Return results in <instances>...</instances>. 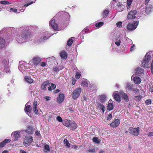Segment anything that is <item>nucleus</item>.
Masks as SVG:
<instances>
[{
	"mask_svg": "<svg viewBox=\"0 0 153 153\" xmlns=\"http://www.w3.org/2000/svg\"><path fill=\"white\" fill-rule=\"evenodd\" d=\"M113 95L114 98L115 100L118 102H120L121 101L120 97L118 91H115Z\"/></svg>",
	"mask_w": 153,
	"mask_h": 153,
	"instance_id": "20",
	"label": "nucleus"
},
{
	"mask_svg": "<svg viewBox=\"0 0 153 153\" xmlns=\"http://www.w3.org/2000/svg\"><path fill=\"white\" fill-rule=\"evenodd\" d=\"M97 105L98 108L102 110V112L104 113L105 111V106L101 103L98 102H97Z\"/></svg>",
	"mask_w": 153,
	"mask_h": 153,
	"instance_id": "31",
	"label": "nucleus"
},
{
	"mask_svg": "<svg viewBox=\"0 0 153 153\" xmlns=\"http://www.w3.org/2000/svg\"><path fill=\"white\" fill-rule=\"evenodd\" d=\"M60 56L62 59H66L67 58V53L65 51H63L60 53Z\"/></svg>",
	"mask_w": 153,
	"mask_h": 153,
	"instance_id": "33",
	"label": "nucleus"
},
{
	"mask_svg": "<svg viewBox=\"0 0 153 153\" xmlns=\"http://www.w3.org/2000/svg\"><path fill=\"white\" fill-rule=\"evenodd\" d=\"M25 133L24 130L21 131H16L13 132L12 135L14 137V140L17 141L18 140L19 138L21 137V134H24Z\"/></svg>",
	"mask_w": 153,
	"mask_h": 153,
	"instance_id": "8",
	"label": "nucleus"
},
{
	"mask_svg": "<svg viewBox=\"0 0 153 153\" xmlns=\"http://www.w3.org/2000/svg\"><path fill=\"white\" fill-rule=\"evenodd\" d=\"M2 31L0 32V36L2 34ZM5 40L1 37H0V49L4 48L5 45Z\"/></svg>",
	"mask_w": 153,
	"mask_h": 153,
	"instance_id": "23",
	"label": "nucleus"
},
{
	"mask_svg": "<svg viewBox=\"0 0 153 153\" xmlns=\"http://www.w3.org/2000/svg\"><path fill=\"white\" fill-rule=\"evenodd\" d=\"M131 91H134L136 93H138L139 92V90L137 88H132Z\"/></svg>",
	"mask_w": 153,
	"mask_h": 153,
	"instance_id": "52",
	"label": "nucleus"
},
{
	"mask_svg": "<svg viewBox=\"0 0 153 153\" xmlns=\"http://www.w3.org/2000/svg\"><path fill=\"white\" fill-rule=\"evenodd\" d=\"M37 102L36 101H34L33 105V110L34 112L36 114H39L38 111L37 107Z\"/></svg>",
	"mask_w": 153,
	"mask_h": 153,
	"instance_id": "25",
	"label": "nucleus"
},
{
	"mask_svg": "<svg viewBox=\"0 0 153 153\" xmlns=\"http://www.w3.org/2000/svg\"><path fill=\"white\" fill-rule=\"evenodd\" d=\"M25 131V132L28 135H32L34 132V130L33 128L29 126L27 128V129Z\"/></svg>",
	"mask_w": 153,
	"mask_h": 153,
	"instance_id": "21",
	"label": "nucleus"
},
{
	"mask_svg": "<svg viewBox=\"0 0 153 153\" xmlns=\"http://www.w3.org/2000/svg\"><path fill=\"white\" fill-rule=\"evenodd\" d=\"M151 73L153 74V59L152 60L151 63Z\"/></svg>",
	"mask_w": 153,
	"mask_h": 153,
	"instance_id": "58",
	"label": "nucleus"
},
{
	"mask_svg": "<svg viewBox=\"0 0 153 153\" xmlns=\"http://www.w3.org/2000/svg\"><path fill=\"white\" fill-rule=\"evenodd\" d=\"M137 11L135 10H131L127 15V19H135L137 15Z\"/></svg>",
	"mask_w": 153,
	"mask_h": 153,
	"instance_id": "7",
	"label": "nucleus"
},
{
	"mask_svg": "<svg viewBox=\"0 0 153 153\" xmlns=\"http://www.w3.org/2000/svg\"><path fill=\"white\" fill-rule=\"evenodd\" d=\"M153 9V6L151 5H147L145 8V11L146 13L148 14Z\"/></svg>",
	"mask_w": 153,
	"mask_h": 153,
	"instance_id": "27",
	"label": "nucleus"
},
{
	"mask_svg": "<svg viewBox=\"0 0 153 153\" xmlns=\"http://www.w3.org/2000/svg\"><path fill=\"white\" fill-rule=\"evenodd\" d=\"M64 95L63 94H60L59 95V96L57 98V102L59 103H61L64 101Z\"/></svg>",
	"mask_w": 153,
	"mask_h": 153,
	"instance_id": "26",
	"label": "nucleus"
},
{
	"mask_svg": "<svg viewBox=\"0 0 153 153\" xmlns=\"http://www.w3.org/2000/svg\"><path fill=\"white\" fill-rule=\"evenodd\" d=\"M74 40L73 39H70L68 41L67 44L69 46H71Z\"/></svg>",
	"mask_w": 153,
	"mask_h": 153,
	"instance_id": "43",
	"label": "nucleus"
},
{
	"mask_svg": "<svg viewBox=\"0 0 153 153\" xmlns=\"http://www.w3.org/2000/svg\"><path fill=\"white\" fill-rule=\"evenodd\" d=\"M53 70L54 71L56 72H57L59 71L58 67L56 66L54 67L53 68Z\"/></svg>",
	"mask_w": 153,
	"mask_h": 153,
	"instance_id": "55",
	"label": "nucleus"
},
{
	"mask_svg": "<svg viewBox=\"0 0 153 153\" xmlns=\"http://www.w3.org/2000/svg\"><path fill=\"white\" fill-rule=\"evenodd\" d=\"M122 22H118L116 24L117 27L119 28L121 27H122Z\"/></svg>",
	"mask_w": 153,
	"mask_h": 153,
	"instance_id": "45",
	"label": "nucleus"
},
{
	"mask_svg": "<svg viewBox=\"0 0 153 153\" xmlns=\"http://www.w3.org/2000/svg\"><path fill=\"white\" fill-rule=\"evenodd\" d=\"M120 94L122 98L126 102H128L129 100L128 97L126 93H124L123 92H120Z\"/></svg>",
	"mask_w": 153,
	"mask_h": 153,
	"instance_id": "30",
	"label": "nucleus"
},
{
	"mask_svg": "<svg viewBox=\"0 0 153 153\" xmlns=\"http://www.w3.org/2000/svg\"><path fill=\"white\" fill-rule=\"evenodd\" d=\"M112 117V114H110L107 117V120H110L111 119Z\"/></svg>",
	"mask_w": 153,
	"mask_h": 153,
	"instance_id": "59",
	"label": "nucleus"
},
{
	"mask_svg": "<svg viewBox=\"0 0 153 153\" xmlns=\"http://www.w3.org/2000/svg\"><path fill=\"white\" fill-rule=\"evenodd\" d=\"M11 141V140L10 139H5L4 141V142L5 143V144L6 143H9Z\"/></svg>",
	"mask_w": 153,
	"mask_h": 153,
	"instance_id": "56",
	"label": "nucleus"
},
{
	"mask_svg": "<svg viewBox=\"0 0 153 153\" xmlns=\"http://www.w3.org/2000/svg\"><path fill=\"white\" fill-rule=\"evenodd\" d=\"M50 33L48 32H45L43 34V38L41 37L39 40V42L41 43L44 41V40L47 39L51 36V35L50 36Z\"/></svg>",
	"mask_w": 153,
	"mask_h": 153,
	"instance_id": "17",
	"label": "nucleus"
},
{
	"mask_svg": "<svg viewBox=\"0 0 153 153\" xmlns=\"http://www.w3.org/2000/svg\"><path fill=\"white\" fill-rule=\"evenodd\" d=\"M133 0H127V5L126 7L127 10L129 11L131 8V4L132 3Z\"/></svg>",
	"mask_w": 153,
	"mask_h": 153,
	"instance_id": "29",
	"label": "nucleus"
},
{
	"mask_svg": "<svg viewBox=\"0 0 153 153\" xmlns=\"http://www.w3.org/2000/svg\"><path fill=\"white\" fill-rule=\"evenodd\" d=\"M9 61L7 59H4L2 62V65L3 66L1 67V69L6 73H8L10 71L8 65Z\"/></svg>",
	"mask_w": 153,
	"mask_h": 153,
	"instance_id": "4",
	"label": "nucleus"
},
{
	"mask_svg": "<svg viewBox=\"0 0 153 153\" xmlns=\"http://www.w3.org/2000/svg\"><path fill=\"white\" fill-rule=\"evenodd\" d=\"M50 25L54 30H59L58 25L57 24L55 23V20L54 19V18L50 21Z\"/></svg>",
	"mask_w": 153,
	"mask_h": 153,
	"instance_id": "16",
	"label": "nucleus"
},
{
	"mask_svg": "<svg viewBox=\"0 0 153 153\" xmlns=\"http://www.w3.org/2000/svg\"><path fill=\"white\" fill-rule=\"evenodd\" d=\"M109 12L108 10H105L103 11L102 12V16L103 18L106 17L108 14Z\"/></svg>",
	"mask_w": 153,
	"mask_h": 153,
	"instance_id": "39",
	"label": "nucleus"
},
{
	"mask_svg": "<svg viewBox=\"0 0 153 153\" xmlns=\"http://www.w3.org/2000/svg\"><path fill=\"white\" fill-rule=\"evenodd\" d=\"M45 98L46 100V101H48L50 100L51 99V97L48 96H46L44 97Z\"/></svg>",
	"mask_w": 153,
	"mask_h": 153,
	"instance_id": "60",
	"label": "nucleus"
},
{
	"mask_svg": "<svg viewBox=\"0 0 153 153\" xmlns=\"http://www.w3.org/2000/svg\"><path fill=\"white\" fill-rule=\"evenodd\" d=\"M56 87V85L53 84H51V86L49 85L48 88L49 91H51L52 90L54 89Z\"/></svg>",
	"mask_w": 153,
	"mask_h": 153,
	"instance_id": "37",
	"label": "nucleus"
},
{
	"mask_svg": "<svg viewBox=\"0 0 153 153\" xmlns=\"http://www.w3.org/2000/svg\"><path fill=\"white\" fill-rule=\"evenodd\" d=\"M33 137L32 136H25L24 138L23 144L25 146H28L33 142Z\"/></svg>",
	"mask_w": 153,
	"mask_h": 153,
	"instance_id": "5",
	"label": "nucleus"
},
{
	"mask_svg": "<svg viewBox=\"0 0 153 153\" xmlns=\"http://www.w3.org/2000/svg\"><path fill=\"white\" fill-rule=\"evenodd\" d=\"M66 124L67 125L66 126L67 127H68L71 130H74L76 129L77 127L76 124L75 123L73 122L70 120H69L68 121Z\"/></svg>",
	"mask_w": 153,
	"mask_h": 153,
	"instance_id": "13",
	"label": "nucleus"
},
{
	"mask_svg": "<svg viewBox=\"0 0 153 153\" xmlns=\"http://www.w3.org/2000/svg\"><path fill=\"white\" fill-rule=\"evenodd\" d=\"M40 65L42 67H45L46 65V63L45 62H41Z\"/></svg>",
	"mask_w": 153,
	"mask_h": 153,
	"instance_id": "61",
	"label": "nucleus"
},
{
	"mask_svg": "<svg viewBox=\"0 0 153 153\" xmlns=\"http://www.w3.org/2000/svg\"><path fill=\"white\" fill-rule=\"evenodd\" d=\"M41 59L38 56H35L29 62V64L37 66L38 65L41 61Z\"/></svg>",
	"mask_w": 153,
	"mask_h": 153,
	"instance_id": "12",
	"label": "nucleus"
},
{
	"mask_svg": "<svg viewBox=\"0 0 153 153\" xmlns=\"http://www.w3.org/2000/svg\"><path fill=\"white\" fill-rule=\"evenodd\" d=\"M132 87V85L130 82H127L125 86L126 89L127 91L129 90H131Z\"/></svg>",
	"mask_w": 153,
	"mask_h": 153,
	"instance_id": "32",
	"label": "nucleus"
},
{
	"mask_svg": "<svg viewBox=\"0 0 153 153\" xmlns=\"http://www.w3.org/2000/svg\"><path fill=\"white\" fill-rule=\"evenodd\" d=\"M49 84L50 83L48 81H45L42 85L41 87V89L43 90H46L47 89V88L48 87Z\"/></svg>",
	"mask_w": 153,
	"mask_h": 153,
	"instance_id": "28",
	"label": "nucleus"
},
{
	"mask_svg": "<svg viewBox=\"0 0 153 153\" xmlns=\"http://www.w3.org/2000/svg\"><path fill=\"white\" fill-rule=\"evenodd\" d=\"M23 61H20L19 62V69L20 70V68H22L23 66V65H22L23 64Z\"/></svg>",
	"mask_w": 153,
	"mask_h": 153,
	"instance_id": "49",
	"label": "nucleus"
},
{
	"mask_svg": "<svg viewBox=\"0 0 153 153\" xmlns=\"http://www.w3.org/2000/svg\"><path fill=\"white\" fill-rule=\"evenodd\" d=\"M76 81V80L74 78H73L72 79V84L73 85H74Z\"/></svg>",
	"mask_w": 153,
	"mask_h": 153,
	"instance_id": "62",
	"label": "nucleus"
},
{
	"mask_svg": "<svg viewBox=\"0 0 153 153\" xmlns=\"http://www.w3.org/2000/svg\"><path fill=\"white\" fill-rule=\"evenodd\" d=\"M114 108V104L112 101L111 99L109 100L107 106V108L108 110L111 111Z\"/></svg>",
	"mask_w": 153,
	"mask_h": 153,
	"instance_id": "24",
	"label": "nucleus"
},
{
	"mask_svg": "<svg viewBox=\"0 0 153 153\" xmlns=\"http://www.w3.org/2000/svg\"><path fill=\"white\" fill-rule=\"evenodd\" d=\"M88 31L89 30L87 28H85L81 33H80V34H84L85 33H87Z\"/></svg>",
	"mask_w": 153,
	"mask_h": 153,
	"instance_id": "47",
	"label": "nucleus"
},
{
	"mask_svg": "<svg viewBox=\"0 0 153 153\" xmlns=\"http://www.w3.org/2000/svg\"><path fill=\"white\" fill-rule=\"evenodd\" d=\"M31 28V27L28 26L20 28V30L21 33L16 35L15 37L16 43L21 44L32 40V36L29 32Z\"/></svg>",
	"mask_w": 153,
	"mask_h": 153,
	"instance_id": "1",
	"label": "nucleus"
},
{
	"mask_svg": "<svg viewBox=\"0 0 153 153\" xmlns=\"http://www.w3.org/2000/svg\"><path fill=\"white\" fill-rule=\"evenodd\" d=\"M140 128H134L132 127L129 128L128 129V132L134 136H137L139 134Z\"/></svg>",
	"mask_w": 153,
	"mask_h": 153,
	"instance_id": "9",
	"label": "nucleus"
},
{
	"mask_svg": "<svg viewBox=\"0 0 153 153\" xmlns=\"http://www.w3.org/2000/svg\"><path fill=\"white\" fill-rule=\"evenodd\" d=\"M35 134L37 136H39L40 135V134L39 132L38 131H36L35 133Z\"/></svg>",
	"mask_w": 153,
	"mask_h": 153,
	"instance_id": "63",
	"label": "nucleus"
},
{
	"mask_svg": "<svg viewBox=\"0 0 153 153\" xmlns=\"http://www.w3.org/2000/svg\"><path fill=\"white\" fill-rule=\"evenodd\" d=\"M81 74H80V73L79 72H76V78L77 79H79L80 76H81Z\"/></svg>",
	"mask_w": 153,
	"mask_h": 153,
	"instance_id": "48",
	"label": "nucleus"
},
{
	"mask_svg": "<svg viewBox=\"0 0 153 153\" xmlns=\"http://www.w3.org/2000/svg\"><path fill=\"white\" fill-rule=\"evenodd\" d=\"M103 22H100L97 23L95 24V26L97 28H100L102 26L104 25Z\"/></svg>",
	"mask_w": 153,
	"mask_h": 153,
	"instance_id": "38",
	"label": "nucleus"
},
{
	"mask_svg": "<svg viewBox=\"0 0 153 153\" xmlns=\"http://www.w3.org/2000/svg\"><path fill=\"white\" fill-rule=\"evenodd\" d=\"M120 123V120L119 119H117L114 122L111 123L110 126L113 128H116L119 126Z\"/></svg>",
	"mask_w": 153,
	"mask_h": 153,
	"instance_id": "18",
	"label": "nucleus"
},
{
	"mask_svg": "<svg viewBox=\"0 0 153 153\" xmlns=\"http://www.w3.org/2000/svg\"><path fill=\"white\" fill-rule=\"evenodd\" d=\"M151 55H148L147 53L144 58L143 61L142 62V65L143 67L147 68H149V62L151 59Z\"/></svg>",
	"mask_w": 153,
	"mask_h": 153,
	"instance_id": "2",
	"label": "nucleus"
},
{
	"mask_svg": "<svg viewBox=\"0 0 153 153\" xmlns=\"http://www.w3.org/2000/svg\"><path fill=\"white\" fill-rule=\"evenodd\" d=\"M141 98V96L140 95L135 97V100L137 101H140Z\"/></svg>",
	"mask_w": 153,
	"mask_h": 153,
	"instance_id": "54",
	"label": "nucleus"
},
{
	"mask_svg": "<svg viewBox=\"0 0 153 153\" xmlns=\"http://www.w3.org/2000/svg\"><path fill=\"white\" fill-rule=\"evenodd\" d=\"M64 144L67 147L69 148L70 147V143L68 142L67 139H65L63 140Z\"/></svg>",
	"mask_w": 153,
	"mask_h": 153,
	"instance_id": "41",
	"label": "nucleus"
},
{
	"mask_svg": "<svg viewBox=\"0 0 153 153\" xmlns=\"http://www.w3.org/2000/svg\"><path fill=\"white\" fill-rule=\"evenodd\" d=\"M64 16L66 18V20L68 21L69 19L70 15L68 13L64 12L63 13Z\"/></svg>",
	"mask_w": 153,
	"mask_h": 153,
	"instance_id": "40",
	"label": "nucleus"
},
{
	"mask_svg": "<svg viewBox=\"0 0 153 153\" xmlns=\"http://www.w3.org/2000/svg\"><path fill=\"white\" fill-rule=\"evenodd\" d=\"M107 96L105 94L100 95L99 97V100L101 103H103L107 100Z\"/></svg>",
	"mask_w": 153,
	"mask_h": 153,
	"instance_id": "22",
	"label": "nucleus"
},
{
	"mask_svg": "<svg viewBox=\"0 0 153 153\" xmlns=\"http://www.w3.org/2000/svg\"><path fill=\"white\" fill-rule=\"evenodd\" d=\"M109 36L113 40L115 39L116 42L115 43L117 46H118L120 45L121 43L120 38L118 36H117L115 33L114 32L110 34Z\"/></svg>",
	"mask_w": 153,
	"mask_h": 153,
	"instance_id": "6",
	"label": "nucleus"
},
{
	"mask_svg": "<svg viewBox=\"0 0 153 153\" xmlns=\"http://www.w3.org/2000/svg\"><path fill=\"white\" fill-rule=\"evenodd\" d=\"M56 120L60 122H62L63 120L62 118L59 116H57L56 118Z\"/></svg>",
	"mask_w": 153,
	"mask_h": 153,
	"instance_id": "50",
	"label": "nucleus"
},
{
	"mask_svg": "<svg viewBox=\"0 0 153 153\" xmlns=\"http://www.w3.org/2000/svg\"><path fill=\"white\" fill-rule=\"evenodd\" d=\"M151 100L150 99L147 100L145 101V103L147 105H149L151 104Z\"/></svg>",
	"mask_w": 153,
	"mask_h": 153,
	"instance_id": "51",
	"label": "nucleus"
},
{
	"mask_svg": "<svg viewBox=\"0 0 153 153\" xmlns=\"http://www.w3.org/2000/svg\"><path fill=\"white\" fill-rule=\"evenodd\" d=\"M135 72L137 75L141 76H144L145 75L144 70L140 67H138L136 68L135 70Z\"/></svg>",
	"mask_w": 153,
	"mask_h": 153,
	"instance_id": "14",
	"label": "nucleus"
},
{
	"mask_svg": "<svg viewBox=\"0 0 153 153\" xmlns=\"http://www.w3.org/2000/svg\"><path fill=\"white\" fill-rule=\"evenodd\" d=\"M148 135L149 137L153 136V131L149 132Z\"/></svg>",
	"mask_w": 153,
	"mask_h": 153,
	"instance_id": "64",
	"label": "nucleus"
},
{
	"mask_svg": "<svg viewBox=\"0 0 153 153\" xmlns=\"http://www.w3.org/2000/svg\"><path fill=\"white\" fill-rule=\"evenodd\" d=\"M81 91V88H76L74 90L72 93L73 99L74 100L76 99L80 95Z\"/></svg>",
	"mask_w": 153,
	"mask_h": 153,
	"instance_id": "10",
	"label": "nucleus"
},
{
	"mask_svg": "<svg viewBox=\"0 0 153 153\" xmlns=\"http://www.w3.org/2000/svg\"><path fill=\"white\" fill-rule=\"evenodd\" d=\"M95 149L94 148H89L88 151L89 152H87L86 153H95Z\"/></svg>",
	"mask_w": 153,
	"mask_h": 153,
	"instance_id": "42",
	"label": "nucleus"
},
{
	"mask_svg": "<svg viewBox=\"0 0 153 153\" xmlns=\"http://www.w3.org/2000/svg\"><path fill=\"white\" fill-rule=\"evenodd\" d=\"M5 143H4V141L1 142L0 143V148H1L4 147L5 145Z\"/></svg>",
	"mask_w": 153,
	"mask_h": 153,
	"instance_id": "53",
	"label": "nucleus"
},
{
	"mask_svg": "<svg viewBox=\"0 0 153 153\" xmlns=\"http://www.w3.org/2000/svg\"><path fill=\"white\" fill-rule=\"evenodd\" d=\"M0 3L3 4H9L10 3L6 1H0Z\"/></svg>",
	"mask_w": 153,
	"mask_h": 153,
	"instance_id": "46",
	"label": "nucleus"
},
{
	"mask_svg": "<svg viewBox=\"0 0 153 153\" xmlns=\"http://www.w3.org/2000/svg\"><path fill=\"white\" fill-rule=\"evenodd\" d=\"M135 47V45L134 44L131 46L130 48V51H133L134 50Z\"/></svg>",
	"mask_w": 153,
	"mask_h": 153,
	"instance_id": "57",
	"label": "nucleus"
},
{
	"mask_svg": "<svg viewBox=\"0 0 153 153\" xmlns=\"http://www.w3.org/2000/svg\"><path fill=\"white\" fill-rule=\"evenodd\" d=\"M36 1H35L34 2L32 1L30 3H28L27 4H25L24 5L23 4H18V5L16 7V8L17 10H17L18 12V13H20V12H23L25 10V9H24V7H27L28 5L33 3H34Z\"/></svg>",
	"mask_w": 153,
	"mask_h": 153,
	"instance_id": "11",
	"label": "nucleus"
},
{
	"mask_svg": "<svg viewBox=\"0 0 153 153\" xmlns=\"http://www.w3.org/2000/svg\"><path fill=\"white\" fill-rule=\"evenodd\" d=\"M93 141L94 142L96 143H100L98 138L97 137H94L93 138Z\"/></svg>",
	"mask_w": 153,
	"mask_h": 153,
	"instance_id": "44",
	"label": "nucleus"
},
{
	"mask_svg": "<svg viewBox=\"0 0 153 153\" xmlns=\"http://www.w3.org/2000/svg\"><path fill=\"white\" fill-rule=\"evenodd\" d=\"M50 151V147L49 145L46 144L44 146V151L45 153H47Z\"/></svg>",
	"mask_w": 153,
	"mask_h": 153,
	"instance_id": "35",
	"label": "nucleus"
},
{
	"mask_svg": "<svg viewBox=\"0 0 153 153\" xmlns=\"http://www.w3.org/2000/svg\"><path fill=\"white\" fill-rule=\"evenodd\" d=\"M139 24V21H134L132 23H128L127 25V29L128 31H132L135 30Z\"/></svg>",
	"mask_w": 153,
	"mask_h": 153,
	"instance_id": "3",
	"label": "nucleus"
},
{
	"mask_svg": "<svg viewBox=\"0 0 153 153\" xmlns=\"http://www.w3.org/2000/svg\"><path fill=\"white\" fill-rule=\"evenodd\" d=\"M7 10L10 12H13L16 13H19L17 11L18 10L16 9V8H8Z\"/></svg>",
	"mask_w": 153,
	"mask_h": 153,
	"instance_id": "36",
	"label": "nucleus"
},
{
	"mask_svg": "<svg viewBox=\"0 0 153 153\" xmlns=\"http://www.w3.org/2000/svg\"><path fill=\"white\" fill-rule=\"evenodd\" d=\"M131 79L133 80L135 84L138 85L139 84L141 81V79L138 76L134 77V75L131 77Z\"/></svg>",
	"mask_w": 153,
	"mask_h": 153,
	"instance_id": "19",
	"label": "nucleus"
},
{
	"mask_svg": "<svg viewBox=\"0 0 153 153\" xmlns=\"http://www.w3.org/2000/svg\"><path fill=\"white\" fill-rule=\"evenodd\" d=\"M25 81L28 83H31L33 82V79H31L30 76H25Z\"/></svg>",
	"mask_w": 153,
	"mask_h": 153,
	"instance_id": "34",
	"label": "nucleus"
},
{
	"mask_svg": "<svg viewBox=\"0 0 153 153\" xmlns=\"http://www.w3.org/2000/svg\"><path fill=\"white\" fill-rule=\"evenodd\" d=\"M28 102H27L25 105V111L26 114L28 116L31 115V105L28 104Z\"/></svg>",
	"mask_w": 153,
	"mask_h": 153,
	"instance_id": "15",
	"label": "nucleus"
}]
</instances>
